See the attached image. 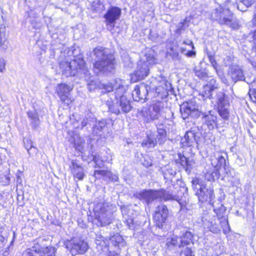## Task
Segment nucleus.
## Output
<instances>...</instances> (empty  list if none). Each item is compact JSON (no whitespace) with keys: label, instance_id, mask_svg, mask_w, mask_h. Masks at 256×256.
Returning <instances> with one entry per match:
<instances>
[{"label":"nucleus","instance_id":"4","mask_svg":"<svg viewBox=\"0 0 256 256\" xmlns=\"http://www.w3.org/2000/svg\"><path fill=\"white\" fill-rule=\"evenodd\" d=\"M212 18L221 25H226L232 29L238 28V22L228 7L218 5L212 12Z\"/></svg>","mask_w":256,"mask_h":256},{"label":"nucleus","instance_id":"29","mask_svg":"<svg viewBox=\"0 0 256 256\" xmlns=\"http://www.w3.org/2000/svg\"><path fill=\"white\" fill-rule=\"evenodd\" d=\"M229 106L230 104L218 106V114L224 120H226L228 118L230 114Z\"/></svg>","mask_w":256,"mask_h":256},{"label":"nucleus","instance_id":"25","mask_svg":"<svg viewBox=\"0 0 256 256\" xmlns=\"http://www.w3.org/2000/svg\"><path fill=\"white\" fill-rule=\"evenodd\" d=\"M194 109V102L190 100L184 103L180 106V112L183 119H186L190 116L192 110Z\"/></svg>","mask_w":256,"mask_h":256},{"label":"nucleus","instance_id":"54","mask_svg":"<svg viewBox=\"0 0 256 256\" xmlns=\"http://www.w3.org/2000/svg\"><path fill=\"white\" fill-rule=\"evenodd\" d=\"M88 120H89L87 118H85L82 120L81 122V125H82L81 128H82L84 126H86L88 124Z\"/></svg>","mask_w":256,"mask_h":256},{"label":"nucleus","instance_id":"8","mask_svg":"<svg viewBox=\"0 0 256 256\" xmlns=\"http://www.w3.org/2000/svg\"><path fill=\"white\" fill-rule=\"evenodd\" d=\"M102 86L103 88L107 92H110L114 90H115L114 93L116 100L120 99L122 97H126L124 96V94L126 90V88L123 85V82L120 79H116L114 83L104 84Z\"/></svg>","mask_w":256,"mask_h":256},{"label":"nucleus","instance_id":"19","mask_svg":"<svg viewBox=\"0 0 256 256\" xmlns=\"http://www.w3.org/2000/svg\"><path fill=\"white\" fill-rule=\"evenodd\" d=\"M71 173L74 178L82 180L86 174L83 167L76 160H72L70 165Z\"/></svg>","mask_w":256,"mask_h":256},{"label":"nucleus","instance_id":"50","mask_svg":"<svg viewBox=\"0 0 256 256\" xmlns=\"http://www.w3.org/2000/svg\"><path fill=\"white\" fill-rule=\"evenodd\" d=\"M6 62L4 60L0 58V72H2L5 70Z\"/></svg>","mask_w":256,"mask_h":256},{"label":"nucleus","instance_id":"38","mask_svg":"<svg viewBox=\"0 0 256 256\" xmlns=\"http://www.w3.org/2000/svg\"><path fill=\"white\" fill-rule=\"evenodd\" d=\"M218 164L214 166H218V170H219V168L221 167H223L224 168H226V161L224 158V156H218L217 158Z\"/></svg>","mask_w":256,"mask_h":256},{"label":"nucleus","instance_id":"6","mask_svg":"<svg viewBox=\"0 0 256 256\" xmlns=\"http://www.w3.org/2000/svg\"><path fill=\"white\" fill-rule=\"evenodd\" d=\"M156 63V60L154 56L146 53L138 62L136 70L131 76V80L136 82L144 79L148 75L150 67Z\"/></svg>","mask_w":256,"mask_h":256},{"label":"nucleus","instance_id":"51","mask_svg":"<svg viewBox=\"0 0 256 256\" xmlns=\"http://www.w3.org/2000/svg\"><path fill=\"white\" fill-rule=\"evenodd\" d=\"M96 88L95 82L93 80H91L90 82L88 84V88L92 91L94 90Z\"/></svg>","mask_w":256,"mask_h":256},{"label":"nucleus","instance_id":"59","mask_svg":"<svg viewBox=\"0 0 256 256\" xmlns=\"http://www.w3.org/2000/svg\"><path fill=\"white\" fill-rule=\"evenodd\" d=\"M119 256L118 254L113 252H110L108 256Z\"/></svg>","mask_w":256,"mask_h":256},{"label":"nucleus","instance_id":"56","mask_svg":"<svg viewBox=\"0 0 256 256\" xmlns=\"http://www.w3.org/2000/svg\"><path fill=\"white\" fill-rule=\"evenodd\" d=\"M196 54V52L192 50H189L187 52L186 54L189 57L195 56Z\"/></svg>","mask_w":256,"mask_h":256},{"label":"nucleus","instance_id":"57","mask_svg":"<svg viewBox=\"0 0 256 256\" xmlns=\"http://www.w3.org/2000/svg\"><path fill=\"white\" fill-rule=\"evenodd\" d=\"M6 241L4 237L0 234V245L4 246Z\"/></svg>","mask_w":256,"mask_h":256},{"label":"nucleus","instance_id":"1","mask_svg":"<svg viewBox=\"0 0 256 256\" xmlns=\"http://www.w3.org/2000/svg\"><path fill=\"white\" fill-rule=\"evenodd\" d=\"M96 56V62L94 64V70L97 74H107L111 72L114 68V58L108 50L98 47L94 50Z\"/></svg>","mask_w":256,"mask_h":256},{"label":"nucleus","instance_id":"10","mask_svg":"<svg viewBox=\"0 0 256 256\" xmlns=\"http://www.w3.org/2000/svg\"><path fill=\"white\" fill-rule=\"evenodd\" d=\"M150 90V86L144 83H141L136 86L132 95L134 100L136 101L144 102L147 99L148 92Z\"/></svg>","mask_w":256,"mask_h":256},{"label":"nucleus","instance_id":"12","mask_svg":"<svg viewBox=\"0 0 256 256\" xmlns=\"http://www.w3.org/2000/svg\"><path fill=\"white\" fill-rule=\"evenodd\" d=\"M202 120L204 125L209 130H213L218 127V118L215 112L212 110L202 113Z\"/></svg>","mask_w":256,"mask_h":256},{"label":"nucleus","instance_id":"35","mask_svg":"<svg viewBox=\"0 0 256 256\" xmlns=\"http://www.w3.org/2000/svg\"><path fill=\"white\" fill-rule=\"evenodd\" d=\"M194 72L196 75L202 80H206L208 78V74L206 70L202 69L200 66H195Z\"/></svg>","mask_w":256,"mask_h":256},{"label":"nucleus","instance_id":"22","mask_svg":"<svg viewBox=\"0 0 256 256\" xmlns=\"http://www.w3.org/2000/svg\"><path fill=\"white\" fill-rule=\"evenodd\" d=\"M228 74L234 82H236L238 80H244L243 70L239 66L234 65L231 66L229 68Z\"/></svg>","mask_w":256,"mask_h":256},{"label":"nucleus","instance_id":"39","mask_svg":"<svg viewBox=\"0 0 256 256\" xmlns=\"http://www.w3.org/2000/svg\"><path fill=\"white\" fill-rule=\"evenodd\" d=\"M110 172L106 170H94V176L97 178H99L100 176H110Z\"/></svg>","mask_w":256,"mask_h":256},{"label":"nucleus","instance_id":"2","mask_svg":"<svg viewBox=\"0 0 256 256\" xmlns=\"http://www.w3.org/2000/svg\"><path fill=\"white\" fill-rule=\"evenodd\" d=\"M60 68L66 76H74L79 74L86 80H90V74L86 66L84 60L74 59L70 62L62 61L60 63Z\"/></svg>","mask_w":256,"mask_h":256},{"label":"nucleus","instance_id":"21","mask_svg":"<svg viewBox=\"0 0 256 256\" xmlns=\"http://www.w3.org/2000/svg\"><path fill=\"white\" fill-rule=\"evenodd\" d=\"M88 248V244L86 242L80 240H76L72 244L70 252L72 255L84 254Z\"/></svg>","mask_w":256,"mask_h":256},{"label":"nucleus","instance_id":"13","mask_svg":"<svg viewBox=\"0 0 256 256\" xmlns=\"http://www.w3.org/2000/svg\"><path fill=\"white\" fill-rule=\"evenodd\" d=\"M120 14L121 9L120 8L116 6L111 7L104 15L106 24L114 28L115 22L119 18Z\"/></svg>","mask_w":256,"mask_h":256},{"label":"nucleus","instance_id":"42","mask_svg":"<svg viewBox=\"0 0 256 256\" xmlns=\"http://www.w3.org/2000/svg\"><path fill=\"white\" fill-rule=\"evenodd\" d=\"M93 161L96 164L95 168H101L104 166L103 161L100 160L98 156H94L93 158Z\"/></svg>","mask_w":256,"mask_h":256},{"label":"nucleus","instance_id":"63","mask_svg":"<svg viewBox=\"0 0 256 256\" xmlns=\"http://www.w3.org/2000/svg\"><path fill=\"white\" fill-rule=\"evenodd\" d=\"M255 48L256 49V46H255Z\"/></svg>","mask_w":256,"mask_h":256},{"label":"nucleus","instance_id":"33","mask_svg":"<svg viewBox=\"0 0 256 256\" xmlns=\"http://www.w3.org/2000/svg\"><path fill=\"white\" fill-rule=\"evenodd\" d=\"M106 122L105 120L96 122L93 126V133L96 134H100V132L106 126Z\"/></svg>","mask_w":256,"mask_h":256},{"label":"nucleus","instance_id":"3","mask_svg":"<svg viewBox=\"0 0 256 256\" xmlns=\"http://www.w3.org/2000/svg\"><path fill=\"white\" fill-rule=\"evenodd\" d=\"M116 207L104 200L96 203L94 212L100 226H104L112 222V212Z\"/></svg>","mask_w":256,"mask_h":256},{"label":"nucleus","instance_id":"32","mask_svg":"<svg viewBox=\"0 0 256 256\" xmlns=\"http://www.w3.org/2000/svg\"><path fill=\"white\" fill-rule=\"evenodd\" d=\"M156 140L160 144H162L166 140V131L164 129L157 126Z\"/></svg>","mask_w":256,"mask_h":256},{"label":"nucleus","instance_id":"37","mask_svg":"<svg viewBox=\"0 0 256 256\" xmlns=\"http://www.w3.org/2000/svg\"><path fill=\"white\" fill-rule=\"evenodd\" d=\"M254 0H240V3L237 6V8L242 12H244L246 10V9L243 10L240 8L242 4L244 5L246 8L252 6L254 3Z\"/></svg>","mask_w":256,"mask_h":256},{"label":"nucleus","instance_id":"24","mask_svg":"<svg viewBox=\"0 0 256 256\" xmlns=\"http://www.w3.org/2000/svg\"><path fill=\"white\" fill-rule=\"evenodd\" d=\"M183 146H191L196 144V134L192 131H188L182 139Z\"/></svg>","mask_w":256,"mask_h":256},{"label":"nucleus","instance_id":"44","mask_svg":"<svg viewBox=\"0 0 256 256\" xmlns=\"http://www.w3.org/2000/svg\"><path fill=\"white\" fill-rule=\"evenodd\" d=\"M208 228L210 230L214 233H218L220 230L218 226L216 224H213L212 222H211L210 226H208Z\"/></svg>","mask_w":256,"mask_h":256},{"label":"nucleus","instance_id":"9","mask_svg":"<svg viewBox=\"0 0 256 256\" xmlns=\"http://www.w3.org/2000/svg\"><path fill=\"white\" fill-rule=\"evenodd\" d=\"M131 108L130 102L126 97H122L112 106H109L110 110L116 114H118L121 112L127 113L130 110Z\"/></svg>","mask_w":256,"mask_h":256},{"label":"nucleus","instance_id":"52","mask_svg":"<svg viewBox=\"0 0 256 256\" xmlns=\"http://www.w3.org/2000/svg\"><path fill=\"white\" fill-rule=\"evenodd\" d=\"M124 222L127 225V226H128V228H130L131 224H132V222H133L132 219L130 218H129L128 219L126 220Z\"/></svg>","mask_w":256,"mask_h":256},{"label":"nucleus","instance_id":"36","mask_svg":"<svg viewBox=\"0 0 256 256\" xmlns=\"http://www.w3.org/2000/svg\"><path fill=\"white\" fill-rule=\"evenodd\" d=\"M216 100L218 106L222 104H229V102L226 98L225 94L222 92H218L216 94Z\"/></svg>","mask_w":256,"mask_h":256},{"label":"nucleus","instance_id":"17","mask_svg":"<svg viewBox=\"0 0 256 256\" xmlns=\"http://www.w3.org/2000/svg\"><path fill=\"white\" fill-rule=\"evenodd\" d=\"M196 195L198 196L199 201L203 202L207 201L208 199L212 200L214 198V190L210 186L202 185L199 188Z\"/></svg>","mask_w":256,"mask_h":256},{"label":"nucleus","instance_id":"47","mask_svg":"<svg viewBox=\"0 0 256 256\" xmlns=\"http://www.w3.org/2000/svg\"><path fill=\"white\" fill-rule=\"evenodd\" d=\"M248 94L251 99L254 98L253 102H256V89H250L248 92Z\"/></svg>","mask_w":256,"mask_h":256},{"label":"nucleus","instance_id":"14","mask_svg":"<svg viewBox=\"0 0 256 256\" xmlns=\"http://www.w3.org/2000/svg\"><path fill=\"white\" fill-rule=\"evenodd\" d=\"M170 88V84L167 81L164 80L160 83V84L157 86L155 91L153 92L154 96L156 100H154L158 101L166 98L168 94V91Z\"/></svg>","mask_w":256,"mask_h":256},{"label":"nucleus","instance_id":"31","mask_svg":"<svg viewBox=\"0 0 256 256\" xmlns=\"http://www.w3.org/2000/svg\"><path fill=\"white\" fill-rule=\"evenodd\" d=\"M28 118L30 119V124L34 128H36L40 124L38 115L34 112H27Z\"/></svg>","mask_w":256,"mask_h":256},{"label":"nucleus","instance_id":"45","mask_svg":"<svg viewBox=\"0 0 256 256\" xmlns=\"http://www.w3.org/2000/svg\"><path fill=\"white\" fill-rule=\"evenodd\" d=\"M27 150L30 156H34L36 154L38 151L37 148L33 146Z\"/></svg>","mask_w":256,"mask_h":256},{"label":"nucleus","instance_id":"27","mask_svg":"<svg viewBox=\"0 0 256 256\" xmlns=\"http://www.w3.org/2000/svg\"><path fill=\"white\" fill-rule=\"evenodd\" d=\"M193 235L190 232L186 231L180 237L179 248H184L192 242Z\"/></svg>","mask_w":256,"mask_h":256},{"label":"nucleus","instance_id":"40","mask_svg":"<svg viewBox=\"0 0 256 256\" xmlns=\"http://www.w3.org/2000/svg\"><path fill=\"white\" fill-rule=\"evenodd\" d=\"M198 106L194 102V109L192 110L190 116L194 118H197L200 117V115L202 116V112H200L198 110Z\"/></svg>","mask_w":256,"mask_h":256},{"label":"nucleus","instance_id":"28","mask_svg":"<svg viewBox=\"0 0 256 256\" xmlns=\"http://www.w3.org/2000/svg\"><path fill=\"white\" fill-rule=\"evenodd\" d=\"M107 240L104 238V237L101 235L97 236L96 238V243L97 245L98 249L102 251H106L108 250L107 247Z\"/></svg>","mask_w":256,"mask_h":256},{"label":"nucleus","instance_id":"60","mask_svg":"<svg viewBox=\"0 0 256 256\" xmlns=\"http://www.w3.org/2000/svg\"><path fill=\"white\" fill-rule=\"evenodd\" d=\"M253 37L256 40V30L254 32Z\"/></svg>","mask_w":256,"mask_h":256},{"label":"nucleus","instance_id":"41","mask_svg":"<svg viewBox=\"0 0 256 256\" xmlns=\"http://www.w3.org/2000/svg\"><path fill=\"white\" fill-rule=\"evenodd\" d=\"M180 238L174 236L170 240V241L167 242V245L168 246H170V245H172L174 246H179V244H180Z\"/></svg>","mask_w":256,"mask_h":256},{"label":"nucleus","instance_id":"15","mask_svg":"<svg viewBox=\"0 0 256 256\" xmlns=\"http://www.w3.org/2000/svg\"><path fill=\"white\" fill-rule=\"evenodd\" d=\"M56 90L62 102L68 105L71 102V100L68 98L69 93L72 90V88L70 86L66 84H58L56 88Z\"/></svg>","mask_w":256,"mask_h":256},{"label":"nucleus","instance_id":"49","mask_svg":"<svg viewBox=\"0 0 256 256\" xmlns=\"http://www.w3.org/2000/svg\"><path fill=\"white\" fill-rule=\"evenodd\" d=\"M182 252L184 254V256H194L192 254V250L188 247L184 250H182Z\"/></svg>","mask_w":256,"mask_h":256},{"label":"nucleus","instance_id":"48","mask_svg":"<svg viewBox=\"0 0 256 256\" xmlns=\"http://www.w3.org/2000/svg\"><path fill=\"white\" fill-rule=\"evenodd\" d=\"M209 60L212 64V66L215 70H216L217 68V63L215 60V58L214 56L210 55L208 56Z\"/></svg>","mask_w":256,"mask_h":256},{"label":"nucleus","instance_id":"23","mask_svg":"<svg viewBox=\"0 0 256 256\" xmlns=\"http://www.w3.org/2000/svg\"><path fill=\"white\" fill-rule=\"evenodd\" d=\"M161 212L162 214L160 212H155L154 215V220L157 226L162 228L164 224L165 223L168 214V210L167 208H161Z\"/></svg>","mask_w":256,"mask_h":256},{"label":"nucleus","instance_id":"20","mask_svg":"<svg viewBox=\"0 0 256 256\" xmlns=\"http://www.w3.org/2000/svg\"><path fill=\"white\" fill-rule=\"evenodd\" d=\"M218 87V84L214 78H211L204 86V90L202 92V96L204 98H212V92Z\"/></svg>","mask_w":256,"mask_h":256},{"label":"nucleus","instance_id":"43","mask_svg":"<svg viewBox=\"0 0 256 256\" xmlns=\"http://www.w3.org/2000/svg\"><path fill=\"white\" fill-rule=\"evenodd\" d=\"M24 144L25 148L28 150L29 148H31L32 146V141L28 139L24 138Z\"/></svg>","mask_w":256,"mask_h":256},{"label":"nucleus","instance_id":"16","mask_svg":"<svg viewBox=\"0 0 256 256\" xmlns=\"http://www.w3.org/2000/svg\"><path fill=\"white\" fill-rule=\"evenodd\" d=\"M158 200L160 201H168L170 200H174L177 201L182 208V206H185L186 202L182 201L176 195L173 194L169 191H167L163 188L157 190Z\"/></svg>","mask_w":256,"mask_h":256},{"label":"nucleus","instance_id":"7","mask_svg":"<svg viewBox=\"0 0 256 256\" xmlns=\"http://www.w3.org/2000/svg\"><path fill=\"white\" fill-rule=\"evenodd\" d=\"M56 249L52 246L40 248L38 244H36L31 248L24 252L25 256H55Z\"/></svg>","mask_w":256,"mask_h":256},{"label":"nucleus","instance_id":"5","mask_svg":"<svg viewBox=\"0 0 256 256\" xmlns=\"http://www.w3.org/2000/svg\"><path fill=\"white\" fill-rule=\"evenodd\" d=\"M169 109L164 106V102L158 100L156 101L150 106L148 109L142 112V116L144 123H150L160 118H166V113Z\"/></svg>","mask_w":256,"mask_h":256},{"label":"nucleus","instance_id":"55","mask_svg":"<svg viewBox=\"0 0 256 256\" xmlns=\"http://www.w3.org/2000/svg\"><path fill=\"white\" fill-rule=\"evenodd\" d=\"M163 207L167 208V206L166 205L160 204L156 207L155 212H160V214H162V212L160 210H161L160 209H161V208H163Z\"/></svg>","mask_w":256,"mask_h":256},{"label":"nucleus","instance_id":"26","mask_svg":"<svg viewBox=\"0 0 256 256\" xmlns=\"http://www.w3.org/2000/svg\"><path fill=\"white\" fill-rule=\"evenodd\" d=\"M204 177L208 181L214 180L215 177H218L219 170L218 166H214L213 164L212 166H209L208 168H206L204 171Z\"/></svg>","mask_w":256,"mask_h":256},{"label":"nucleus","instance_id":"34","mask_svg":"<svg viewBox=\"0 0 256 256\" xmlns=\"http://www.w3.org/2000/svg\"><path fill=\"white\" fill-rule=\"evenodd\" d=\"M157 142L156 139L155 138L151 136H148L147 138L142 142V146L148 148H154Z\"/></svg>","mask_w":256,"mask_h":256},{"label":"nucleus","instance_id":"61","mask_svg":"<svg viewBox=\"0 0 256 256\" xmlns=\"http://www.w3.org/2000/svg\"><path fill=\"white\" fill-rule=\"evenodd\" d=\"M180 50L182 53H184V52H185L186 50L184 48H180Z\"/></svg>","mask_w":256,"mask_h":256},{"label":"nucleus","instance_id":"53","mask_svg":"<svg viewBox=\"0 0 256 256\" xmlns=\"http://www.w3.org/2000/svg\"><path fill=\"white\" fill-rule=\"evenodd\" d=\"M183 44L186 45L190 46L192 49L194 48V46L191 40H184L183 42Z\"/></svg>","mask_w":256,"mask_h":256},{"label":"nucleus","instance_id":"11","mask_svg":"<svg viewBox=\"0 0 256 256\" xmlns=\"http://www.w3.org/2000/svg\"><path fill=\"white\" fill-rule=\"evenodd\" d=\"M134 196L140 200H144L147 204L158 200L157 190H143L136 192L134 194Z\"/></svg>","mask_w":256,"mask_h":256},{"label":"nucleus","instance_id":"18","mask_svg":"<svg viewBox=\"0 0 256 256\" xmlns=\"http://www.w3.org/2000/svg\"><path fill=\"white\" fill-rule=\"evenodd\" d=\"M214 211L220 220V223L223 230L225 234L228 233L230 231V228L228 222V216L226 215H224V214L226 212L225 208L223 206H222L219 209H214Z\"/></svg>","mask_w":256,"mask_h":256},{"label":"nucleus","instance_id":"46","mask_svg":"<svg viewBox=\"0 0 256 256\" xmlns=\"http://www.w3.org/2000/svg\"><path fill=\"white\" fill-rule=\"evenodd\" d=\"M192 186L194 188H197L198 190L199 189V188L200 186H202V185H201L200 184V180L198 178L194 179L192 182Z\"/></svg>","mask_w":256,"mask_h":256},{"label":"nucleus","instance_id":"30","mask_svg":"<svg viewBox=\"0 0 256 256\" xmlns=\"http://www.w3.org/2000/svg\"><path fill=\"white\" fill-rule=\"evenodd\" d=\"M178 157L179 162L180 163L181 165L185 168L186 170H190L192 168L193 162L188 160L186 157L180 154H178Z\"/></svg>","mask_w":256,"mask_h":256},{"label":"nucleus","instance_id":"62","mask_svg":"<svg viewBox=\"0 0 256 256\" xmlns=\"http://www.w3.org/2000/svg\"><path fill=\"white\" fill-rule=\"evenodd\" d=\"M116 178L115 179V180H116V179H118V177H117V176H116Z\"/></svg>","mask_w":256,"mask_h":256},{"label":"nucleus","instance_id":"58","mask_svg":"<svg viewBox=\"0 0 256 256\" xmlns=\"http://www.w3.org/2000/svg\"><path fill=\"white\" fill-rule=\"evenodd\" d=\"M222 81L223 83L225 84L226 85H228V84H229L228 80L224 76L223 78H222Z\"/></svg>","mask_w":256,"mask_h":256}]
</instances>
